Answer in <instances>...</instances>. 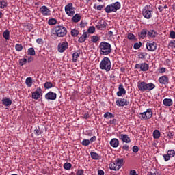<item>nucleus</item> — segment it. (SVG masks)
<instances>
[{
  "label": "nucleus",
  "instance_id": "nucleus-29",
  "mask_svg": "<svg viewBox=\"0 0 175 175\" xmlns=\"http://www.w3.org/2000/svg\"><path fill=\"white\" fill-rule=\"evenodd\" d=\"M3 37L5 40H9L10 39V32L8 30H5L3 33Z\"/></svg>",
  "mask_w": 175,
  "mask_h": 175
},
{
  "label": "nucleus",
  "instance_id": "nucleus-40",
  "mask_svg": "<svg viewBox=\"0 0 175 175\" xmlns=\"http://www.w3.org/2000/svg\"><path fill=\"white\" fill-rule=\"evenodd\" d=\"M48 24L49 25H55V24H57V20L55 18H51L48 21Z\"/></svg>",
  "mask_w": 175,
  "mask_h": 175
},
{
  "label": "nucleus",
  "instance_id": "nucleus-10",
  "mask_svg": "<svg viewBox=\"0 0 175 175\" xmlns=\"http://www.w3.org/2000/svg\"><path fill=\"white\" fill-rule=\"evenodd\" d=\"M57 48L59 53H64L65 50L69 49V43L66 41L62 42L59 43Z\"/></svg>",
  "mask_w": 175,
  "mask_h": 175
},
{
  "label": "nucleus",
  "instance_id": "nucleus-57",
  "mask_svg": "<svg viewBox=\"0 0 175 175\" xmlns=\"http://www.w3.org/2000/svg\"><path fill=\"white\" fill-rule=\"evenodd\" d=\"M122 149L125 150V151H128L129 150V146L128 144H124L122 146Z\"/></svg>",
  "mask_w": 175,
  "mask_h": 175
},
{
  "label": "nucleus",
  "instance_id": "nucleus-33",
  "mask_svg": "<svg viewBox=\"0 0 175 175\" xmlns=\"http://www.w3.org/2000/svg\"><path fill=\"white\" fill-rule=\"evenodd\" d=\"M100 40V38L98 36H93L91 38V42H92V43H98Z\"/></svg>",
  "mask_w": 175,
  "mask_h": 175
},
{
  "label": "nucleus",
  "instance_id": "nucleus-58",
  "mask_svg": "<svg viewBox=\"0 0 175 175\" xmlns=\"http://www.w3.org/2000/svg\"><path fill=\"white\" fill-rule=\"evenodd\" d=\"M129 174L130 175H139V174H137V173L136 172V170H131L130 171Z\"/></svg>",
  "mask_w": 175,
  "mask_h": 175
},
{
  "label": "nucleus",
  "instance_id": "nucleus-53",
  "mask_svg": "<svg viewBox=\"0 0 175 175\" xmlns=\"http://www.w3.org/2000/svg\"><path fill=\"white\" fill-rule=\"evenodd\" d=\"M174 136V134H173V133H172L170 131L167 133L168 139H173Z\"/></svg>",
  "mask_w": 175,
  "mask_h": 175
},
{
  "label": "nucleus",
  "instance_id": "nucleus-9",
  "mask_svg": "<svg viewBox=\"0 0 175 175\" xmlns=\"http://www.w3.org/2000/svg\"><path fill=\"white\" fill-rule=\"evenodd\" d=\"M64 9L68 16H70V17H73V16H75V7H73V3H70L66 5Z\"/></svg>",
  "mask_w": 175,
  "mask_h": 175
},
{
  "label": "nucleus",
  "instance_id": "nucleus-5",
  "mask_svg": "<svg viewBox=\"0 0 175 175\" xmlns=\"http://www.w3.org/2000/svg\"><path fill=\"white\" fill-rule=\"evenodd\" d=\"M119 9H121V3L116 1V3L107 5L105 10L107 13H116Z\"/></svg>",
  "mask_w": 175,
  "mask_h": 175
},
{
  "label": "nucleus",
  "instance_id": "nucleus-2",
  "mask_svg": "<svg viewBox=\"0 0 175 175\" xmlns=\"http://www.w3.org/2000/svg\"><path fill=\"white\" fill-rule=\"evenodd\" d=\"M137 88L139 91H141L142 92H146V91H152V90H154V88H155V85L152 83H147L144 81H142L138 82Z\"/></svg>",
  "mask_w": 175,
  "mask_h": 175
},
{
  "label": "nucleus",
  "instance_id": "nucleus-23",
  "mask_svg": "<svg viewBox=\"0 0 175 175\" xmlns=\"http://www.w3.org/2000/svg\"><path fill=\"white\" fill-rule=\"evenodd\" d=\"M2 104L3 106H5L6 107H9V106H12V100L10 98L5 97L1 100Z\"/></svg>",
  "mask_w": 175,
  "mask_h": 175
},
{
  "label": "nucleus",
  "instance_id": "nucleus-54",
  "mask_svg": "<svg viewBox=\"0 0 175 175\" xmlns=\"http://www.w3.org/2000/svg\"><path fill=\"white\" fill-rule=\"evenodd\" d=\"M170 46L172 47V49H175V40L170 41Z\"/></svg>",
  "mask_w": 175,
  "mask_h": 175
},
{
  "label": "nucleus",
  "instance_id": "nucleus-15",
  "mask_svg": "<svg viewBox=\"0 0 175 175\" xmlns=\"http://www.w3.org/2000/svg\"><path fill=\"white\" fill-rule=\"evenodd\" d=\"M40 94H42V88H38L34 92L32 93L31 97L35 100H38L40 98Z\"/></svg>",
  "mask_w": 175,
  "mask_h": 175
},
{
  "label": "nucleus",
  "instance_id": "nucleus-12",
  "mask_svg": "<svg viewBox=\"0 0 175 175\" xmlns=\"http://www.w3.org/2000/svg\"><path fill=\"white\" fill-rule=\"evenodd\" d=\"M135 69H140L142 72H147L150 66L147 63H142L141 64H136L135 66Z\"/></svg>",
  "mask_w": 175,
  "mask_h": 175
},
{
  "label": "nucleus",
  "instance_id": "nucleus-19",
  "mask_svg": "<svg viewBox=\"0 0 175 175\" xmlns=\"http://www.w3.org/2000/svg\"><path fill=\"white\" fill-rule=\"evenodd\" d=\"M45 98L48 100H55V99H57V94L53 92H49L45 95Z\"/></svg>",
  "mask_w": 175,
  "mask_h": 175
},
{
  "label": "nucleus",
  "instance_id": "nucleus-61",
  "mask_svg": "<svg viewBox=\"0 0 175 175\" xmlns=\"http://www.w3.org/2000/svg\"><path fill=\"white\" fill-rule=\"evenodd\" d=\"M36 42L38 44H42V42H43V39L42 38H38L36 40Z\"/></svg>",
  "mask_w": 175,
  "mask_h": 175
},
{
  "label": "nucleus",
  "instance_id": "nucleus-45",
  "mask_svg": "<svg viewBox=\"0 0 175 175\" xmlns=\"http://www.w3.org/2000/svg\"><path fill=\"white\" fill-rule=\"evenodd\" d=\"M135 50H139V49L140 47H142V42H136L135 44H134V46H133Z\"/></svg>",
  "mask_w": 175,
  "mask_h": 175
},
{
  "label": "nucleus",
  "instance_id": "nucleus-6",
  "mask_svg": "<svg viewBox=\"0 0 175 175\" xmlns=\"http://www.w3.org/2000/svg\"><path fill=\"white\" fill-rule=\"evenodd\" d=\"M152 8H151V5H145L142 9V16L147 20H150L152 17Z\"/></svg>",
  "mask_w": 175,
  "mask_h": 175
},
{
  "label": "nucleus",
  "instance_id": "nucleus-8",
  "mask_svg": "<svg viewBox=\"0 0 175 175\" xmlns=\"http://www.w3.org/2000/svg\"><path fill=\"white\" fill-rule=\"evenodd\" d=\"M55 32L59 38H64L68 33V30L64 26H56L55 27Z\"/></svg>",
  "mask_w": 175,
  "mask_h": 175
},
{
  "label": "nucleus",
  "instance_id": "nucleus-49",
  "mask_svg": "<svg viewBox=\"0 0 175 175\" xmlns=\"http://www.w3.org/2000/svg\"><path fill=\"white\" fill-rule=\"evenodd\" d=\"M94 32H95V27H94V26L90 27L88 30V33H94Z\"/></svg>",
  "mask_w": 175,
  "mask_h": 175
},
{
  "label": "nucleus",
  "instance_id": "nucleus-28",
  "mask_svg": "<svg viewBox=\"0 0 175 175\" xmlns=\"http://www.w3.org/2000/svg\"><path fill=\"white\" fill-rule=\"evenodd\" d=\"M81 20V16H80V14H76L72 18V21L73 23H79Z\"/></svg>",
  "mask_w": 175,
  "mask_h": 175
},
{
  "label": "nucleus",
  "instance_id": "nucleus-14",
  "mask_svg": "<svg viewBox=\"0 0 175 175\" xmlns=\"http://www.w3.org/2000/svg\"><path fill=\"white\" fill-rule=\"evenodd\" d=\"M116 105L119 107H124V106H128L129 105V101L125 98H119L116 100Z\"/></svg>",
  "mask_w": 175,
  "mask_h": 175
},
{
  "label": "nucleus",
  "instance_id": "nucleus-4",
  "mask_svg": "<svg viewBox=\"0 0 175 175\" xmlns=\"http://www.w3.org/2000/svg\"><path fill=\"white\" fill-rule=\"evenodd\" d=\"M124 165V159L118 158L114 161H112L109 163V169L111 170L117 171L122 167Z\"/></svg>",
  "mask_w": 175,
  "mask_h": 175
},
{
  "label": "nucleus",
  "instance_id": "nucleus-17",
  "mask_svg": "<svg viewBox=\"0 0 175 175\" xmlns=\"http://www.w3.org/2000/svg\"><path fill=\"white\" fill-rule=\"evenodd\" d=\"M51 12L50 9H49L46 5H43L40 8V12L42 16H50Z\"/></svg>",
  "mask_w": 175,
  "mask_h": 175
},
{
  "label": "nucleus",
  "instance_id": "nucleus-50",
  "mask_svg": "<svg viewBox=\"0 0 175 175\" xmlns=\"http://www.w3.org/2000/svg\"><path fill=\"white\" fill-rule=\"evenodd\" d=\"M90 139H83L82 141V146H90Z\"/></svg>",
  "mask_w": 175,
  "mask_h": 175
},
{
  "label": "nucleus",
  "instance_id": "nucleus-21",
  "mask_svg": "<svg viewBox=\"0 0 175 175\" xmlns=\"http://www.w3.org/2000/svg\"><path fill=\"white\" fill-rule=\"evenodd\" d=\"M159 82L160 84H169V77L166 75L161 76L159 78Z\"/></svg>",
  "mask_w": 175,
  "mask_h": 175
},
{
  "label": "nucleus",
  "instance_id": "nucleus-63",
  "mask_svg": "<svg viewBox=\"0 0 175 175\" xmlns=\"http://www.w3.org/2000/svg\"><path fill=\"white\" fill-rule=\"evenodd\" d=\"M117 123V120L116 119H113L112 120L109 121V124H116Z\"/></svg>",
  "mask_w": 175,
  "mask_h": 175
},
{
  "label": "nucleus",
  "instance_id": "nucleus-13",
  "mask_svg": "<svg viewBox=\"0 0 175 175\" xmlns=\"http://www.w3.org/2000/svg\"><path fill=\"white\" fill-rule=\"evenodd\" d=\"M146 49L148 51H155L157 50V43L152 41L147 42Z\"/></svg>",
  "mask_w": 175,
  "mask_h": 175
},
{
  "label": "nucleus",
  "instance_id": "nucleus-46",
  "mask_svg": "<svg viewBox=\"0 0 175 175\" xmlns=\"http://www.w3.org/2000/svg\"><path fill=\"white\" fill-rule=\"evenodd\" d=\"M71 35H72V36H73V38H76V36H77L79 35L78 30L72 29L71 31Z\"/></svg>",
  "mask_w": 175,
  "mask_h": 175
},
{
  "label": "nucleus",
  "instance_id": "nucleus-31",
  "mask_svg": "<svg viewBox=\"0 0 175 175\" xmlns=\"http://www.w3.org/2000/svg\"><path fill=\"white\" fill-rule=\"evenodd\" d=\"M153 137H154V139H159V137H161V132H159V130L154 131Z\"/></svg>",
  "mask_w": 175,
  "mask_h": 175
},
{
  "label": "nucleus",
  "instance_id": "nucleus-43",
  "mask_svg": "<svg viewBox=\"0 0 175 175\" xmlns=\"http://www.w3.org/2000/svg\"><path fill=\"white\" fill-rule=\"evenodd\" d=\"M146 57H147V53H146V52H141L139 55V57L141 59H144L146 58Z\"/></svg>",
  "mask_w": 175,
  "mask_h": 175
},
{
  "label": "nucleus",
  "instance_id": "nucleus-56",
  "mask_svg": "<svg viewBox=\"0 0 175 175\" xmlns=\"http://www.w3.org/2000/svg\"><path fill=\"white\" fill-rule=\"evenodd\" d=\"M84 174V170H78L77 172V175H83Z\"/></svg>",
  "mask_w": 175,
  "mask_h": 175
},
{
  "label": "nucleus",
  "instance_id": "nucleus-22",
  "mask_svg": "<svg viewBox=\"0 0 175 175\" xmlns=\"http://www.w3.org/2000/svg\"><path fill=\"white\" fill-rule=\"evenodd\" d=\"M106 25H107V23L105 21H100L97 23V25H96L97 29H99L100 31H102V29H105L106 28Z\"/></svg>",
  "mask_w": 175,
  "mask_h": 175
},
{
  "label": "nucleus",
  "instance_id": "nucleus-7",
  "mask_svg": "<svg viewBox=\"0 0 175 175\" xmlns=\"http://www.w3.org/2000/svg\"><path fill=\"white\" fill-rule=\"evenodd\" d=\"M138 117L141 121L150 120V118H152V109L151 108L147 109L146 111L140 113Z\"/></svg>",
  "mask_w": 175,
  "mask_h": 175
},
{
  "label": "nucleus",
  "instance_id": "nucleus-16",
  "mask_svg": "<svg viewBox=\"0 0 175 175\" xmlns=\"http://www.w3.org/2000/svg\"><path fill=\"white\" fill-rule=\"evenodd\" d=\"M126 94V90L124 88V85L120 83L118 86V91L116 93L117 96H122V95Z\"/></svg>",
  "mask_w": 175,
  "mask_h": 175
},
{
  "label": "nucleus",
  "instance_id": "nucleus-18",
  "mask_svg": "<svg viewBox=\"0 0 175 175\" xmlns=\"http://www.w3.org/2000/svg\"><path fill=\"white\" fill-rule=\"evenodd\" d=\"M118 138L124 143H131V138L126 134H120Z\"/></svg>",
  "mask_w": 175,
  "mask_h": 175
},
{
  "label": "nucleus",
  "instance_id": "nucleus-27",
  "mask_svg": "<svg viewBox=\"0 0 175 175\" xmlns=\"http://www.w3.org/2000/svg\"><path fill=\"white\" fill-rule=\"evenodd\" d=\"M25 84L29 88H31L33 84L32 77H27L25 80Z\"/></svg>",
  "mask_w": 175,
  "mask_h": 175
},
{
  "label": "nucleus",
  "instance_id": "nucleus-24",
  "mask_svg": "<svg viewBox=\"0 0 175 175\" xmlns=\"http://www.w3.org/2000/svg\"><path fill=\"white\" fill-rule=\"evenodd\" d=\"M109 143L110 146L111 147H113L114 148H117V147L120 146V141L118 140V139L116 138H113Z\"/></svg>",
  "mask_w": 175,
  "mask_h": 175
},
{
  "label": "nucleus",
  "instance_id": "nucleus-62",
  "mask_svg": "<svg viewBox=\"0 0 175 175\" xmlns=\"http://www.w3.org/2000/svg\"><path fill=\"white\" fill-rule=\"evenodd\" d=\"M98 175H105V172L102 170H98Z\"/></svg>",
  "mask_w": 175,
  "mask_h": 175
},
{
  "label": "nucleus",
  "instance_id": "nucleus-55",
  "mask_svg": "<svg viewBox=\"0 0 175 175\" xmlns=\"http://www.w3.org/2000/svg\"><path fill=\"white\" fill-rule=\"evenodd\" d=\"M159 73H165L166 72V68L162 67L160 69H159Z\"/></svg>",
  "mask_w": 175,
  "mask_h": 175
},
{
  "label": "nucleus",
  "instance_id": "nucleus-34",
  "mask_svg": "<svg viewBox=\"0 0 175 175\" xmlns=\"http://www.w3.org/2000/svg\"><path fill=\"white\" fill-rule=\"evenodd\" d=\"M80 57V53L79 52H75L72 54V61L73 62H76L77 61V58Z\"/></svg>",
  "mask_w": 175,
  "mask_h": 175
},
{
  "label": "nucleus",
  "instance_id": "nucleus-26",
  "mask_svg": "<svg viewBox=\"0 0 175 175\" xmlns=\"http://www.w3.org/2000/svg\"><path fill=\"white\" fill-rule=\"evenodd\" d=\"M139 36L141 39H144L146 36L148 35V30L146 29H143L140 33H139Z\"/></svg>",
  "mask_w": 175,
  "mask_h": 175
},
{
  "label": "nucleus",
  "instance_id": "nucleus-52",
  "mask_svg": "<svg viewBox=\"0 0 175 175\" xmlns=\"http://www.w3.org/2000/svg\"><path fill=\"white\" fill-rule=\"evenodd\" d=\"M133 152H139V146H134L133 147Z\"/></svg>",
  "mask_w": 175,
  "mask_h": 175
},
{
  "label": "nucleus",
  "instance_id": "nucleus-36",
  "mask_svg": "<svg viewBox=\"0 0 175 175\" xmlns=\"http://www.w3.org/2000/svg\"><path fill=\"white\" fill-rule=\"evenodd\" d=\"M104 118H114V114L110 113V112H106L103 115Z\"/></svg>",
  "mask_w": 175,
  "mask_h": 175
},
{
  "label": "nucleus",
  "instance_id": "nucleus-25",
  "mask_svg": "<svg viewBox=\"0 0 175 175\" xmlns=\"http://www.w3.org/2000/svg\"><path fill=\"white\" fill-rule=\"evenodd\" d=\"M163 103L164 106H167V107H170V106H172L173 105V100L170 98H165L163 100Z\"/></svg>",
  "mask_w": 175,
  "mask_h": 175
},
{
  "label": "nucleus",
  "instance_id": "nucleus-64",
  "mask_svg": "<svg viewBox=\"0 0 175 175\" xmlns=\"http://www.w3.org/2000/svg\"><path fill=\"white\" fill-rule=\"evenodd\" d=\"M32 61H33V57H28V59H27V62H32Z\"/></svg>",
  "mask_w": 175,
  "mask_h": 175
},
{
  "label": "nucleus",
  "instance_id": "nucleus-60",
  "mask_svg": "<svg viewBox=\"0 0 175 175\" xmlns=\"http://www.w3.org/2000/svg\"><path fill=\"white\" fill-rule=\"evenodd\" d=\"M148 175H161L159 172H154L152 173V172H148Z\"/></svg>",
  "mask_w": 175,
  "mask_h": 175
},
{
  "label": "nucleus",
  "instance_id": "nucleus-30",
  "mask_svg": "<svg viewBox=\"0 0 175 175\" xmlns=\"http://www.w3.org/2000/svg\"><path fill=\"white\" fill-rule=\"evenodd\" d=\"M147 35L148 38H155V36H157V33L154 30H150L148 31Z\"/></svg>",
  "mask_w": 175,
  "mask_h": 175
},
{
  "label": "nucleus",
  "instance_id": "nucleus-11",
  "mask_svg": "<svg viewBox=\"0 0 175 175\" xmlns=\"http://www.w3.org/2000/svg\"><path fill=\"white\" fill-rule=\"evenodd\" d=\"M175 155L174 150H169L166 154H163V159L165 162H167V161H170V158H173Z\"/></svg>",
  "mask_w": 175,
  "mask_h": 175
},
{
  "label": "nucleus",
  "instance_id": "nucleus-32",
  "mask_svg": "<svg viewBox=\"0 0 175 175\" xmlns=\"http://www.w3.org/2000/svg\"><path fill=\"white\" fill-rule=\"evenodd\" d=\"M90 155L92 159H94L96 161H98V159H99V154L96 152H91Z\"/></svg>",
  "mask_w": 175,
  "mask_h": 175
},
{
  "label": "nucleus",
  "instance_id": "nucleus-35",
  "mask_svg": "<svg viewBox=\"0 0 175 175\" xmlns=\"http://www.w3.org/2000/svg\"><path fill=\"white\" fill-rule=\"evenodd\" d=\"M5 8H8V1H0V9H5Z\"/></svg>",
  "mask_w": 175,
  "mask_h": 175
},
{
  "label": "nucleus",
  "instance_id": "nucleus-47",
  "mask_svg": "<svg viewBox=\"0 0 175 175\" xmlns=\"http://www.w3.org/2000/svg\"><path fill=\"white\" fill-rule=\"evenodd\" d=\"M27 59L25 58L23 59H21L19 60V64L21 65V66H23V65H25V64H27Z\"/></svg>",
  "mask_w": 175,
  "mask_h": 175
},
{
  "label": "nucleus",
  "instance_id": "nucleus-37",
  "mask_svg": "<svg viewBox=\"0 0 175 175\" xmlns=\"http://www.w3.org/2000/svg\"><path fill=\"white\" fill-rule=\"evenodd\" d=\"M44 88H46V90H49L50 88H53V83L51 82H46L44 84Z\"/></svg>",
  "mask_w": 175,
  "mask_h": 175
},
{
  "label": "nucleus",
  "instance_id": "nucleus-44",
  "mask_svg": "<svg viewBox=\"0 0 175 175\" xmlns=\"http://www.w3.org/2000/svg\"><path fill=\"white\" fill-rule=\"evenodd\" d=\"M15 49L16 51H21L23 50V45L21 44H16Z\"/></svg>",
  "mask_w": 175,
  "mask_h": 175
},
{
  "label": "nucleus",
  "instance_id": "nucleus-38",
  "mask_svg": "<svg viewBox=\"0 0 175 175\" xmlns=\"http://www.w3.org/2000/svg\"><path fill=\"white\" fill-rule=\"evenodd\" d=\"M64 168L65 170H70L72 169V164L70 163H66L64 164Z\"/></svg>",
  "mask_w": 175,
  "mask_h": 175
},
{
  "label": "nucleus",
  "instance_id": "nucleus-41",
  "mask_svg": "<svg viewBox=\"0 0 175 175\" xmlns=\"http://www.w3.org/2000/svg\"><path fill=\"white\" fill-rule=\"evenodd\" d=\"M128 39H129L130 40H137L136 39V36H135V35L133 33H129L127 36Z\"/></svg>",
  "mask_w": 175,
  "mask_h": 175
},
{
  "label": "nucleus",
  "instance_id": "nucleus-20",
  "mask_svg": "<svg viewBox=\"0 0 175 175\" xmlns=\"http://www.w3.org/2000/svg\"><path fill=\"white\" fill-rule=\"evenodd\" d=\"M87 38H90V33L88 32H84L79 38L78 42L79 43H84L87 40Z\"/></svg>",
  "mask_w": 175,
  "mask_h": 175
},
{
  "label": "nucleus",
  "instance_id": "nucleus-59",
  "mask_svg": "<svg viewBox=\"0 0 175 175\" xmlns=\"http://www.w3.org/2000/svg\"><path fill=\"white\" fill-rule=\"evenodd\" d=\"M94 142H96V136H93L90 138V142L94 143Z\"/></svg>",
  "mask_w": 175,
  "mask_h": 175
},
{
  "label": "nucleus",
  "instance_id": "nucleus-51",
  "mask_svg": "<svg viewBox=\"0 0 175 175\" xmlns=\"http://www.w3.org/2000/svg\"><path fill=\"white\" fill-rule=\"evenodd\" d=\"M170 38H171V39H175V31H172L170 32Z\"/></svg>",
  "mask_w": 175,
  "mask_h": 175
},
{
  "label": "nucleus",
  "instance_id": "nucleus-48",
  "mask_svg": "<svg viewBox=\"0 0 175 175\" xmlns=\"http://www.w3.org/2000/svg\"><path fill=\"white\" fill-rule=\"evenodd\" d=\"M93 8L94 9H97V10H102L105 8V5H97L94 4Z\"/></svg>",
  "mask_w": 175,
  "mask_h": 175
},
{
  "label": "nucleus",
  "instance_id": "nucleus-1",
  "mask_svg": "<svg viewBox=\"0 0 175 175\" xmlns=\"http://www.w3.org/2000/svg\"><path fill=\"white\" fill-rule=\"evenodd\" d=\"M100 55H109L111 53V45L109 42H101L99 45Z\"/></svg>",
  "mask_w": 175,
  "mask_h": 175
},
{
  "label": "nucleus",
  "instance_id": "nucleus-3",
  "mask_svg": "<svg viewBox=\"0 0 175 175\" xmlns=\"http://www.w3.org/2000/svg\"><path fill=\"white\" fill-rule=\"evenodd\" d=\"M100 69L105 70V72H110L111 69V61L107 57L103 58L100 63Z\"/></svg>",
  "mask_w": 175,
  "mask_h": 175
},
{
  "label": "nucleus",
  "instance_id": "nucleus-42",
  "mask_svg": "<svg viewBox=\"0 0 175 175\" xmlns=\"http://www.w3.org/2000/svg\"><path fill=\"white\" fill-rule=\"evenodd\" d=\"M34 135H36V136H40V135H42V131H40V128L38 127L34 130Z\"/></svg>",
  "mask_w": 175,
  "mask_h": 175
},
{
  "label": "nucleus",
  "instance_id": "nucleus-39",
  "mask_svg": "<svg viewBox=\"0 0 175 175\" xmlns=\"http://www.w3.org/2000/svg\"><path fill=\"white\" fill-rule=\"evenodd\" d=\"M28 55L33 56L36 54L35 49L33 48H29L27 51Z\"/></svg>",
  "mask_w": 175,
  "mask_h": 175
}]
</instances>
